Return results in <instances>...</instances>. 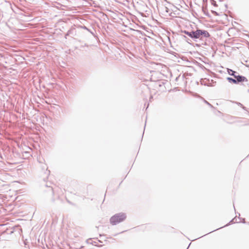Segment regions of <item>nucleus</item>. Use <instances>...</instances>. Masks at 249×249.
Returning <instances> with one entry per match:
<instances>
[{
    "label": "nucleus",
    "mask_w": 249,
    "mask_h": 249,
    "mask_svg": "<svg viewBox=\"0 0 249 249\" xmlns=\"http://www.w3.org/2000/svg\"><path fill=\"white\" fill-rule=\"evenodd\" d=\"M184 33L191 38L195 39H201V36H203L205 37H209L210 36L209 33L207 31L201 30H197L196 31L191 32L184 31Z\"/></svg>",
    "instance_id": "1"
},
{
    "label": "nucleus",
    "mask_w": 249,
    "mask_h": 249,
    "mask_svg": "<svg viewBox=\"0 0 249 249\" xmlns=\"http://www.w3.org/2000/svg\"><path fill=\"white\" fill-rule=\"evenodd\" d=\"M126 218V215L124 213H119L113 215L110 218V222L113 225H116L124 221Z\"/></svg>",
    "instance_id": "2"
},
{
    "label": "nucleus",
    "mask_w": 249,
    "mask_h": 249,
    "mask_svg": "<svg viewBox=\"0 0 249 249\" xmlns=\"http://www.w3.org/2000/svg\"><path fill=\"white\" fill-rule=\"evenodd\" d=\"M234 77L236 79V82L237 81H238V82H244V81L247 82L248 81L247 79L245 77H244V76L236 75V76H234Z\"/></svg>",
    "instance_id": "3"
},
{
    "label": "nucleus",
    "mask_w": 249,
    "mask_h": 249,
    "mask_svg": "<svg viewBox=\"0 0 249 249\" xmlns=\"http://www.w3.org/2000/svg\"><path fill=\"white\" fill-rule=\"evenodd\" d=\"M100 240H96V241H92L91 242H90V243L91 244H92L93 245H94L95 246H97V247H101L102 246V245L100 244Z\"/></svg>",
    "instance_id": "4"
},
{
    "label": "nucleus",
    "mask_w": 249,
    "mask_h": 249,
    "mask_svg": "<svg viewBox=\"0 0 249 249\" xmlns=\"http://www.w3.org/2000/svg\"><path fill=\"white\" fill-rule=\"evenodd\" d=\"M228 80L230 81H231L233 83H236V80L235 79H232L231 78H228Z\"/></svg>",
    "instance_id": "5"
},
{
    "label": "nucleus",
    "mask_w": 249,
    "mask_h": 249,
    "mask_svg": "<svg viewBox=\"0 0 249 249\" xmlns=\"http://www.w3.org/2000/svg\"><path fill=\"white\" fill-rule=\"evenodd\" d=\"M230 71H231V72H232V73H230V72H229V73L231 75H233V76H236V75L234 74V73H235V71H232V70H231Z\"/></svg>",
    "instance_id": "6"
}]
</instances>
